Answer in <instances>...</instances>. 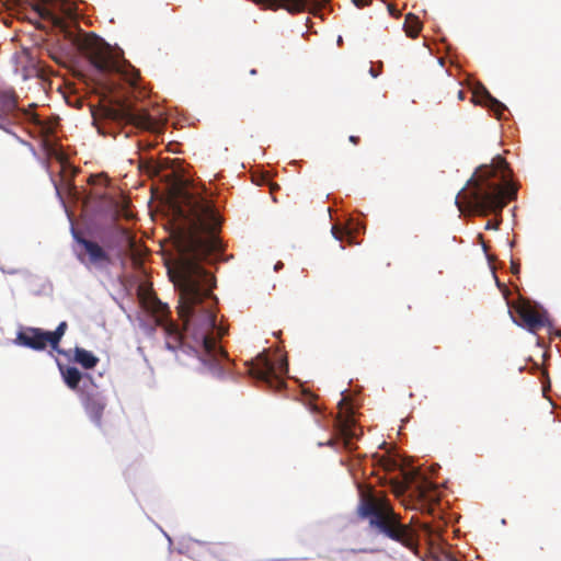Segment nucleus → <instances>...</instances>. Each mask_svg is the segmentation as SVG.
<instances>
[{
    "label": "nucleus",
    "mask_w": 561,
    "mask_h": 561,
    "mask_svg": "<svg viewBox=\"0 0 561 561\" xmlns=\"http://www.w3.org/2000/svg\"><path fill=\"white\" fill-rule=\"evenodd\" d=\"M183 198L188 208V228L178 241L183 261L178 313L184 332L169 319L168 305L156 296L141 295V304L156 317L157 325L163 329L168 350H181L188 355L203 352L205 362L220 363L228 358V354L217 345V340L227 330L216 325L211 294L216 279L201 262L221 251L217 236L221 221L211 202L205 197L185 193Z\"/></svg>",
    "instance_id": "f257e3e1"
},
{
    "label": "nucleus",
    "mask_w": 561,
    "mask_h": 561,
    "mask_svg": "<svg viewBox=\"0 0 561 561\" xmlns=\"http://www.w3.org/2000/svg\"><path fill=\"white\" fill-rule=\"evenodd\" d=\"M511 173L508 163L501 156L493 158L490 164L480 165L457 194L458 209L480 216H501L507 199H514L517 194L515 188H505Z\"/></svg>",
    "instance_id": "f03ea898"
},
{
    "label": "nucleus",
    "mask_w": 561,
    "mask_h": 561,
    "mask_svg": "<svg viewBox=\"0 0 561 561\" xmlns=\"http://www.w3.org/2000/svg\"><path fill=\"white\" fill-rule=\"evenodd\" d=\"M36 11L41 18L50 21L54 26L59 28L65 38L76 45L98 71L102 73H116L131 87L137 85L140 79L139 70L127 60L116 56L104 39L93 33L77 34L70 28V24L64 18L45 7L38 5Z\"/></svg>",
    "instance_id": "7ed1b4c3"
},
{
    "label": "nucleus",
    "mask_w": 561,
    "mask_h": 561,
    "mask_svg": "<svg viewBox=\"0 0 561 561\" xmlns=\"http://www.w3.org/2000/svg\"><path fill=\"white\" fill-rule=\"evenodd\" d=\"M358 515L368 519L369 526L378 534L402 545L411 551L419 547V535L413 526V518L403 524L401 515L396 513L389 499L382 491H376L370 485H358Z\"/></svg>",
    "instance_id": "20e7f679"
},
{
    "label": "nucleus",
    "mask_w": 561,
    "mask_h": 561,
    "mask_svg": "<svg viewBox=\"0 0 561 561\" xmlns=\"http://www.w3.org/2000/svg\"><path fill=\"white\" fill-rule=\"evenodd\" d=\"M108 116L119 124L131 125L138 129L159 133V123L151 117L145 108H137L130 104H122L118 108L108 111Z\"/></svg>",
    "instance_id": "39448f33"
},
{
    "label": "nucleus",
    "mask_w": 561,
    "mask_h": 561,
    "mask_svg": "<svg viewBox=\"0 0 561 561\" xmlns=\"http://www.w3.org/2000/svg\"><path fill=\"white\" fill-rule=\"evenodd\" d=\"M374 466H377L385 472L383 477L379 478L382 484H391L393 491L398 494L403 493L411 482L410 476L403 471L397 459L390 456L374 457Z\"/></svg>",
    "instance_id": "423d86ee"
},
{
    "label": "nucleus",
    "mask_w": 561,
    "mask_h": 561,
    "mask_svg": "<svg viewBox=\"0 0 561 561\" xmlns=\"http://www.w3.org/2000/svg\"><path fill=\"white\" fill-rule=\"evenodd\" d=\"M247 366L248 374L270 389L279 390L285 385V381L276 374L275 364L264 353L247 363Z\"/></svg>",
    "instance_id": "0eeeda50"
},
{
    "label": "nucleus",
    "mask_w": 561,
    "mask_h": 561,
    "mask_svg": "<svg viewBox=\"0 0 561 561\" xmlns=\"http://www.w3.org/2000/svg\"><path fill=\"white\" fill-rule=\"evenodd\" d=\"M515 312L518 317L517 324L526 328L528 331L535 333L543 328H551L552 322L548 312L538 307L533 306L527 301H522L515 307Z\"/></svg>",
    "instance_id": "6e6552de"
},
{
    "label": "nucleus",
    "mask_w": 561,
    "mask_h": 561,
    "mask_svg": "<svg viewBox=\"0 0 561 561\" xmlns=\"http://www.w3.org/2000/svg\"><path fill=\"white\" fill-rule=\"evenodd\" d=\"M263 9L276 11L286 10L290 14H297L305 11L317 14L330 0H251Z\"/></svg>",
    "instance_id": "1a4fd4ad"
},
{
    "label": "nucleus",
    "mask_w": 561,
    "mask_h": 561,
    "mask_svg": "<svg viewBox=\"0 0 561 561\" xmlns=\"http://www.w3.org/2000/svg\"><path fill=\"white\" fill-rule=\"evenodd\" d=\"M23 114L30 123L38 128V133L43 137V148L47 156L62 163L65 161V154L56 147L54 142L49 140V136L55 133V124L51 122L42 121L36 113L28 110H24Z\"/></svg>",
    "instance_id": "9d476101"
},
{
    "label": "nucleus",
    "mask_w": 561,
    "mask_h": 561,
    "mask_svg": "<svg viewBox=\"0 0 561 561\" xmlns=\"http://www.w3.org/2000/svg\"><path fill=\"white\" fill-rule=\"evenodd\" d=\"M73 239L80 244L87 254V261L83 256L79 255V260L84 264H90L99 268L106 267L111 264L110 254L95 241L85 239L79 232L72 231Z\"/></svg>",
    "instance_id": "9b49d317"
},
{
    "label": "nucleus",
    "mask_w": 561,
    "mask_h": 561,
    "mask_svg": "<svg viewBox=\"0 0 561 561\" xmlns=\"http://www.w3.org/2000/svg\"><path fill=\"white\" fill-rule=\"evenodd\" d=\"M79 397L83 405V409L91 419V421L96 426H101L102 416L106 407V401L104 397L101 394L100 391H98L94 385H92L91 389L82 387Z\"/></svg>",
    "instance_id": "f8f14e48"
},
{
    "label": "nucleus",
    "mask_w": 561,
    "mask_h": 561,
    "mask_svg": "<svg viewBox=\"0 0 561 561\" xmlns=\"http://www.w3.org/2000/svg\"><path fill=\"white\" fill-rule=\"evenodd\" d=\"M15 342L35 351H43L49 345V337L47 331L27 327L18 332Z\"/></svg>",
    "instance_id": "ddd939ff"
},
{
    "label": "nucleus",
    "mask_w": 561,
    "mask_h": 561,
    "mask_svg": "<svg viewBox=\"0 0 561 561\" xmlns=\"http://www.w3.org/2000/svg\"><path fill=\"white\" fill-rule=\"evenodd\" d=\"M59 369L67 387L80 394L82 388H79V383L83 377L80 370L73 366H59Z\"/></svg>",
    "instance_id": "4468645a"
},
{
    "label": "nucleus",
    "mask_w": 561,
    "mask_h": 561,
    "mask_svg": "<svg viewBox=\"0 0 561 561\" xmlns=\"http://www.w3.org/2000/svg\"><path fill=\"white\" fill-rule=\"evenodd\" d=\"M72 360L79 364L84 369H93L98 365L100 359L92 352L76 346L73 350Z\"/></svg>",
    "instance_id": "2eb2a0df"
},
{
    "label": "nucleus",
    "mask_w": 561,
    "mask_h": 561,
    "mask_svg": "<svg viewBox=\"0 0 561 561\" xmlns=\"http://www.w3.org/2000/svg\"><path fill=\"white\" fill-rule=\"evenodd\" d=\"M18 106L16 95L13 90L0 91V115H11Z\"/></svg>",
    "instance_id": "dca6fc26"
},
{
    "label": "nucleus",
    "mask_w": 561,
    "mask_h": 561,
    "mask_svg": "<svg viewBox=\"0 0 561 561\" xmlns=\"http://www.w3.org/2000/svg\"><path fill=\"white\" fill-rule=\"evenodd\" d=\"M481 103L493 111L497 118H500L503 112L506 110V106L494 96H492L485 89H483L481 94Z\"/></svg>",
    "instance_id": "f3484780"
},
{
    "label": "nucleus",
    "mask_w": 561,
    "mask_h": 561,
    "mask_svg": "<svg viewBox=\"0 0 561 561\" xmlns=\"http://www.w3.org/2000/svg\"><path fill=\"white\" fill-rule=\"evenodd\" d=\"M403 28L407 36L415 38L422 28V23L416 15L409 13L405 16Z\"/></svg>",
    "instance_id": "a211bd4d"
},
{
    "label": "nucleus",
    "mask_w": 561,
    "mask_h": 561,
    "mask_svg": "<svg viewBox=\"0 0 561 561\" xmlns=\"http://www.w3.org/2000/svg\"><path fill=\"white\" fill-rule=\"evenodd\" d=\"M339 431L345 448H352L354 433L350 421H339Z\"/></svg>",
    "instance_id": "6ab92c4d"
},
{
    "label": "nucleus",
    "mask_w": 561,
    "mask_h": 561,
    "mask_svg": "<svg viewBox=\"0 0 561 561\" xmlns=\"http://www.w3.org/2000/svg\"><path fill=\"white\" fill-rule=\"evenodd\" d=\"M68 328V324L66 321H62L58 324V327L56 328L55 331L50 332V331H47L48 333V337H49V345L53 347V348H57L59 343H60V340L62 339L66 330Z\"/></svg>",
    "instance_id": "aec40b11"
},
{
    "label": "nucleus",
    "mask_w": 561,
    "mask_h": 561,
    "mask_svg": "<svg viewBox=\"0 0 561 561\" xmlns=\"http://www.w3.org/2000/svg\"><path fill=\"white\" fill-rule=\"evenodd\" d=\"M332 234L334 236V238L336 240H340V241L347 240V242L350 244L353 243L352 232L350 230H347L346 228H340L337 226H333L332 227Z\"/></svg>",
    "instance_id": "412c9836"
},
{
    "label": "nucleus",
    "mask_w": 561,
    "mask_h": 561,
    "mask_svg": "<svg viewBox=\"0 0 561 561\" xmlns=\"http://www.w3.org/2000/svg\"><path fill=\"white\" fill-rule=\"evenodd\" d=\"M501 224V219L489 220L485 225V229H497Z\"/></svg>",
    "instance_id": "4be33fe9"
},
{
    "label": "nucleus",
    "mask_w": 561,
    "mask_h": 561,
    "mask_svg": "<svg viewBox=\"0 0 561 561\" xmlns=\"http://www.w3.org/2000/svg\"><path fill=\"white\" fill-rule=\"evenodd\" d=\"M511 271L514 275H517L520 271V264L518 262L512 261Z\"/></svg>",
    "instance_id": "5701e85b"
},
{
    "label": "nucleus",
    "mask_w": 561,
    "mask_h": 561,
    "mask_svg": "<svg viewBox=\"0 0 561 561\" xmlns=\"http://www.w3.org/2000/svg\"><path fill=\"white\" fill-rule=\"evenodd\" d=\"M388 9L392 16H394V18L399 16V11L393 5H389Z\"/></svg>",
    "instance_id": "b1692460"
},
{
    "label": "nucleus",
    "mask_w": 561,
    "mask_h": 561,
    "mask_svg": "<svg viewBox=\"0 0 561 561\" xmlns=\"http://www.w3.org/2000/svg\"><path fill=\"white\" fill-rule=\"evenodd\" d=\"M417 490H419V494L421 497L423 499H426V488H421V486H417Z\"/></svg>",
    "instance_id": "393cba45"
},
{
    "label": "nucleus",
    "mask_w": 561,
    "mask_h": 561,
    "mask_svg": "<svg viewBox=\"0 0 561 561\" xmlns=\"http://www.w3.org/2000/svg\"><path fill=\"white\" fill-rule=\"evenodd\" d=\"M348 140L354 144V145H357L359 142V137L358 136H350Z\"/></svg>",
    "instance_id": "a878e982"
},
{
    "label": "nucleus",
    "mask_w": 561,
    "mask_h": 561,
    "mask_svg": "<svg viewBox=\"0 0 561 561\" xmlns=\"http://www.w3.org/2000/svg\"><path fill=\"white\" fill-rule=\"evenodd\" d=\"M420 527L427 534L431 533V527L428 524L424 523V524H421Z\"/></svg>",
    "instance_id": "bb28decb"
},
{
    "label": "nucleus",
    "mask_w": 561,
    "mask_h": 561,
    "mask_svg": "<svg viewBox=\"0 0 561 561\" xmlns=\"http://www.w3.org/2000/svg\"><path fill=\"white\" fill-rule=\"evenodd\" d=\"M354 2H355V4H356L357 7H364V5H365V2H364V1H362V0H354Z\"/></svg>",
    "instance_id": "cd10ccee"
},
{
    "label": "nucleus",
    "mask_w": 561,
    "mask_h": 561,
    "mask_svg": "<svg viewBox=\"0 0 561 561\" xmlns=\"http://www.w3.org/2000/svg\"><path fill=\"white\" fill-rule=\"evenodd\" d=\"M3 115H0V128L4 129V126H3V118H2Z\"/></svg>",
    "instance_id": "c85d7f7f"
},
{
    "label": "nucleus",
    "mask_w": 561,
    "mask_h": 561,
    "mask_svg": "<svg viewBox=\"0 0 561 561\" xmlns=\"http://www.w3.org/2000/svg\"><path fill=\"white\" fill-rule=\"evenodd\" d=\"M283 266V263L282 262H278L276 265H275V270L277 271L278 268H280Z\"/></svg>",
    "instance_id": "c756f323"
},
{
    "label": "nucleus",
    "mask_w": 561,
    "mask_h": 561,
    "mask_svg": "<svg viewBox=\"0 0 561 561\" xmlns=\"http://www.w3.org/2000/svg\"><path fill=\"white\" fill-rule=\"evenodd\" d=\"M312 411L317 412L318 411V407L317 405H312Z\"/></svg>",
    "instance_id": "7c9ffc66"
},
{
    "label": "nucleus",
    "mask_w": 561,
    "mask_h": 561,
    "mask_svg": "<svg viewBox=\"0 0 561 561\" xmlns=\"http://www.w3.org/2000/svg\"><path fill=\"white\" fill-rule=\"evenodd\" d=\"M459 98L462 99L463 98V92L462 91H459Z\"/></svg>",
    "instance_id": "2f4dec72"
},
{
    "label": "nucleus",
    "mask_w": 561,
    "mask_h": 561,
    "mask_svg": "<svg viewBox=\"0 0 561 561\" xmlns=\"http://www.w3.org/2000/svg\"><path fill=\"white\" fill-rule=\"evenodd\" d=\"M250 73H251V75H255V73H256V70H255V69H252V70L250 71Z\"/></svg>",
    "instance_id": "473e14b6"
},
{
    "label": "nucleus",
    "mask_w": 561,
    "mask_h": 561,
    "mask_svg": "<svg viewBox=\"0 0 561 561\" xmlns=\"http://www.w3.org/2000/svg\"><path fill=\"white\" fill-rule=\"evenodd\" d=\"M453 561H457V560H453Z\"/></svg>",
    "instance_id": "72a5a7b5"
}]
</instances>
